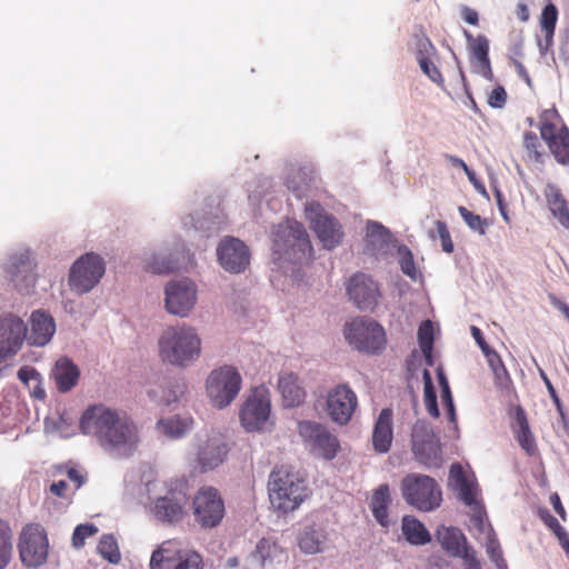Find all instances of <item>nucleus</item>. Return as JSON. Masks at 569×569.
Returning <instances> with one entry per match:
<instances>
[{"mask_svg": "<svg viewBox=\"0 0 569 569\" xmlns=\"http://www.w3.org/2000/svg\"><path fill=\"white\" fill-rule=\"evenodd\" d=\"M471 333H472L473 339L476 340V342L478 343V346L480 347V349L483 353L491 349L489 347V345L486 342V340L482 336V332L478 327L472 326Z\"/></svg>", "mask_w": 569, "mask_h": 569, "instance_id": "60", "label": "nucleus"}, {"mask_svg": "<svg viewBox=\"0 0 569 569\" xmlns=\"http://www.w3.org/2000/svg\"><path fill=\"white\" fill-rule=\"evenodd\" d=\"M446 158L450 161V163L453 167L461 168L467 173V176L470 179H472L473 173H472V171L469 169V167L467 166V163L462 159H460V158H458L456 156H451V154H446Z\"/></svg>", "mask_w": 569, "mask_h": 569, "instance_id": "61", "label": "nucleus"}, {"mask_svg": "<svg viewBox=\"0 0 569 569\" xmlns=\"http://www.w3.org/2000/svg\"><path fill=\"white\" fill-rule=\"evenodd\" d=\"M79 426L84 435L94 437L107 451L128 453L139 441L138 429L131 418L103 403L89 406Z\"/></svg>", "mask_w": 569, "mask_h": 569, "instance_id": "1", "label": "nucleus"}, {"mask_svg": "<svg viewBox=\"0 0 569 569\" xmlns=\"http://www.w3.org/2000/svg\"><path fill=\"white\" fill-rule=\"evenodd\" d=\"M241 426L248 432H263L273 426L271 397L266 386L251 389L239 410Z\"/></svg>", "mask_w": 569, "mask_h": 569, "instance_id": "6", "label": "nucleus"}, {"mask_svg": "<svg viewBox=\"0 0 569 569\" xmlns=\"http://www.w3.org/2000/svg\"><path fill=\"white\" fill-rule=\"evenodd\" d=\"M438 539L442 548L450 555L458 557L468 547L466 543V537L458 528H445L442 531H438Z\"/></svg>", "mask_w": 569, "mask_h": 569, "instance_id": "35", "label": "nucleus"}, {"mask_svg": "<svg viewBox=\"0 0 569 569\" xmlns=\"http://www.w3.org/2000/svg\"><path fill=\"white\" fill-rule=\"evenodd\" d=\"M423 378V400L428 413L432 418H439L440 411L437 403V395L433 387L432 378L429 370L425 369L422 373Z\"/></svg>", "mask_w": 569, "mask_h": 569, "instance_id": "40", "label": "nucleus"}, {"mask_svg": "<svg viewBox=\"0 0 569 569\" xmlns=\"http://www.w3.org/2000/svg\"><path fill=\"white\" fill-rule=\"evenodd\" d=\"M147 268L153 273H169L178 269L176 262L164 257L153 254L147 263Z\"/></svg>", "mask_w": 569, "mask_h": 569, "instance_id": "45", "label": "nucleus"}, {"mask_svg": "<svg viewBox=\"0 0 569 569\" xmlns=\"http://www.w3.org/2000/svg\"><path fill=\"white\" fill-rule=\"evenodd\" d=\"M186 391V385L183 382H176L174 386H172V390L163 397V403L170 405L173 401H177Z\"/></svg>", "mask_w": 569, "mask_h": 569, "instance_id": "54", "label": "nucleus"}, {"mask_svg": "<svg viewBox=\"0 0 569 569\" xmlns=\"http://www.w3.org/2000/svg\"><path fill=\"white\" fill-rule=\"evenodd\" d=\"M12 532L9 525L0 519V569H4L11 560Z\"/></svg>", "mask_w": 569, "mask_h": 569, "instance_id": "41", "label": "nucleus"}, {"mask_svg": "<svg viewBox=\"0 0 569 569\" xmlns=\"http://www.w3.org/2000/svg\"><path fill=\"white\" fill-rule=\"evenodd\" d=\"M345 337L353 348L367 353H379L387 343L382 326L375 320L363 318H358L347 323Z\"/></svg>", "mask_w": 569, "mask_h": 569, "instance_id": "8", "label": "nucleus"}, {"mask_svg": "<svg viewBox=\"0 0 569 569\" xmlns=\"http://www.w3.org/2000/svg\"><path fill=\"white\" fill-rule=\"evenodd\" d=\"M545 196L553 217L558 219L562 227L569 229V209L560 190L556 186L548 184Z\"/></svg>", "mask_w": 569, "mask_h": 569, "instance_id": "31", "label": "nucleus"}, {"mask_svg": "<svg viewBox=\"0 0 569 569\" xmlns=\"http://www.w3.org/2000/svg\"><path fill=\"white\" fill-rule=\"evenodd\" d=\"M358 406L355 391L346 383L337 385L327 393V412L332 421L340 426L347 425Z\"/></svg>", "mask_w": 569, "mask_h": 569, "instance_id": "17", "label": "nucleus"}, {"mask_svg": "<svg viewBox=\"0 0 569 569\" xmlns=\"http://www.w3.org/2000/svg\"><path fill=\"white\" fill-rule=\"evenodd\" d=\"M550 301H551V305L556 309H558L560 312H562L563 316L566 317V319L569 321V306L555 296L550 297Z\"/></svg>", "mask_w": 569, "mask_h": 569, "instance_id": "64", "label": "nucleus"}, {"mask_svg": "<svg viewBox=\"0 0 569 569\" xmlns=\"http://www.w3.org/2000/svg\"><path fill=\"white\" fill-rule=\"evenodd\" d=\"M27 336V326L14 315L0 317V362L16 355L22 347Z\"/></svg>", "mask_w": 569, "mask_h": 569, "instance_id": "20", "label": "nucleus"}, {"mask_svg": "<svg viewBox=\"0 0 569 569\" xmlns=\"http://www.w3.org/2000/svg\"><path fill=\"white\" fill-rule=\"evenodd\" d=\"M400 488L405 501L419 511H433L442 502L441 488L427 475L409 473L402 478Z\"/></svg>", "mask_w": 569, "mask_h": 569, "instance_id": "5", "label": "nucleus"}, {"mask_svg": "<svg viewBox=\"0 0 569 569\" xmlns=\"http://www.w3.org/2000/svg\"><path fill=\"white\" fill-rule=\"evenodd\" d=\"M104 272L103 259L94 252H87L71 266L69 286L80 295L87 293L99 283Z\"/></svg>", "mask_w": 569, "mask_h": 569, "instance_id": "11", "label": "nucleus"}, {"mask_svg": "<svg viewBox=\"0 0 569 569\" xmlns=\"http://www.w3.org/2000/svg\"><path fill=\"white\" fill-rule=\"evenodd\" d=\"M347 292L357 308L362 311H372L381 296L378 283L361 272L349 279Z\"/></svg>", "mask_w": 569, "mask_h": 569, "instance_id": "19", "label": "nucleus"}, {"mask_svg": "<svg viewBox=\"0 0 569 569\" xmlns=\"http://www.w3.org/2000/svg\"><path fill=\"white\" fill-rule=\"evenodd\" d=\"M516 420L519 428L516 433V439L519 446L528 456H536L538 453V446L535 436L530 430L528 419L522 410L517 412Z\"/></svg>", "mask_w": 569, "mask_h": 569, "instance_id": "34", "label": "nucleus"}, {"mask_svg": "<svg viewBox=\"0 0 569 569\" xmlns=\"http://www.w3.org/2000/svg\"><path fill=\"white\" fill-rule=\"evenodd\" d=\"M52 377L60 392L70 391L80 377L78 367L68 358H60L52 370Z\"/></svg>", "mask_w": 569, "mask_h": 569, "instance_id": "29", "label": "nucleus"}, {"mask_svg": "<svg viewBox=\"0 0 569 569\" xmlns=\"http://www.w3.org/2000/svg\"><path fill=\"white\" fill-rule=\"evenodd\" d=\"M278 390L282 396L283 405L288 408L300 406L307 396L299 377L293 372H284L279 376Z\"/></svg>", "mask_w": 569, "mask_h": 569, "instance_id": "25", "label": "nucleus"}, {"mask_svg": "<svg viewBox=\"0 0 569 569\" xmlns=\"http://www.w3.org/2000/svg\"><path fill=\"white\" fill-rule=\"evenodd\" d=\"M465 37H466L468 44L471 49L472 56L479 61V63L483 68V70H485L483 74L486 77L491 76L488 39L482 34L473 37L467 30H465Z\"/></svg>", "mask_w": 569, "mask_h": 569, "instance_id": "33", "label": "nucleus"}, {"mask_svg": "<svg viewBox=\"0 0 569 569\" xmlns=\"http://www.w3.org/2000/svg\"><path fill=\"white\" fill-rule=\"evenodd\" d=\"M268 493L273 509L287 513L296 510L308 498L309 490L298 473L281 466L270 473Z\"/></svg>", "mask_w": 569, "mask_h": 569, "instance_id": "3", "label": "nucleus"}, {"mask_svg": "<svg viewBox=\"0 0 569 569\" xmlns=\"http://www.w3.org/2000/svg\"><path fill=\"white\" fill-rule=\"evenodd\" d=\"M540 137L561 166L569 164V129L562 123L557 109H545L539 114Z\"/></svg>", "mask_w": 569, "mask_h": 569, "instance_id": "7", "label": "nucleus"}, {"mask_svg": "<svg viewBox=\"0 0 569 569\" xmlns=\"http://www.w3.org/2000/svg\"><path fill=\"white\" fill-rule=\"evenodd\" d=\"M436 230L437 234L441 241L442 250L447 253H452L455 246L450 236V232L448 230L447 223L441 220L436 221Z\"/></svg>", "mask_w": 569, "mask_h": 569, "instance_id": "50", "label": "nucleus"}, {"mask_svg": "<svg viewBox=\"0 0 569 569\" xmlns=\"http://www.w3.org/2000/svg\"><path fill=\"white\" fill-rule=\"evenodd\" d=\"M196 301V284L189 279L172 281L166 287V309L172 315L187 317Z\"/></svg>", "mask_w": 569, "mask_h": 569, "instance_id": "18", "label": "nucleus"}, {"mask_svg": "<svg viewBox=\"0 0 569 569\" xmlns=\"http://www.w3.org/2000/svg\"><path fill=\"white\" fill-rule=\"evenodd\" d=\"M460 216L467 226L473 231L479 232L480 234L486 233L487 222L479 214H476L468 210L466 207L460 206L458 208Z\"/></svg>", "mask_w": 569, "mask_h": 569, "instance_id": "47", "label": "nucleus"}, {"mask_svg": "<svg viewBox=\"0 0 569 569\" xmlns=\"http://www.w3.org/2000/svg\"><path fill=\"white\" fill-rule=\"evenodd\" d=\"M325 542L326 535L315 528L306 529L299 538L300 549L309 555L322 552Z\"/></svg>", "mask_w": 569, "mask_h": 569, "instance_id": "37", "label": "nucleus"}, {"mask_svg": "<svg viewBox=\"0 0 569 569\" xmlns=\"http://www.w3.org/2000/svg\"><path fill=\"white\" fill-rule=\"evenodd\" d=\"M411 450L418 462L428 468H438L441 466V446L430 426L418 420L412 427Z\"/></svg>", "mask_w": 569, "mask_h": 569, "instance_id": "12", "label": "nucleus"}, {"mask_svg": "<svg viewBox=\"0 0 569 569\" xmlns=\"http://www.w3.org/2000/svg\"><path fill=\"white\" fill-rule=\"evenodd\" d=\"M187 498L181 492H170L156 499L152 511L154 517L168 525H174L184 519Z\"/></svg>", "mask_w": 569, "mask_h": 569, "instance_id": "23", "label": "nucleus"}, {"mask_svg": "<svg viewBox=\"0 0 569 569\" xmlns=\"http://www.w3.org/2000/svg\"><path fill=\"white\" fill-rule=\"evenodd\" d=\"M56 332L53 318L41 310L31 313L29 328L27 327V340L32 346L42 347L47 345Z\"/></svg>", "mask_w": 569, "mask_h": 569, "instance_id": "24", "label": "nucleus"}, {"mask_svg": "<svg viewBox=\"0 0 569 569\" xmlns=\"http://www.w3.org/2000/svg\"><path fill=\"white\" fill-rule=\"evenodd\" d=\"M98 532V528L92 523L79 525L76 527L72 535V545L76 548L83 547L86 539L94 536Z\"/></svg>", "mask_w": 569, "mask_h": 569, "instance_id": "49", "label": "nucleus"}, {"mask_svg": "<svg viewBox=\"0 0 569 569\" xmlns=\"http://www.w3.org/2000/svg\"><path fill=\"white\" fill-rule=\"evenodd\" d=\"M510 53H511V57L510 59H521L523 58L525 56V52H523V40L522 39H519L517 40L511 47H510Z\"/></svg>", "mask_w": 569, "mask_h": 569, "instance_id": "63", "label": "nucleus"}, {"mask_svg": "<svg viewBox=\"0 0 569 569\" xmlns=\"http://www.w3.org/2000/svg\"><path fill=\"white\" fill-rule=\"evenodd\" d=\"M398 253L400 257L399 263L402 272L411 279L416 280L418 271L411 251L408 247L402 246L398 249Z\"/></svg>", "mask_w": 569, "mask_h": 569, "instance_id": "44", "label": "nucleus"}, {"mask_svg": "<svg viewBox=\"0 0 569 569\" xmlns=\"http://www.w3.org/2000/svg\"><path fill=\"white\" fill-rule=\"evenodd\" d=\"M241 376L230 366L213 370L207 379V392L212 405L219 409L229 406L241 389Z\"/></svg>", "mask_w": 569, "mask_h": 569, "instance_id": "10", "label": "nucleus"}, {"mask_svg": "<svg viewBox=\"0 0 569 569\" xmlns=\"http://www.w3.org/2000/svg\"><path fill=\"white\" fill-rule=\"evenodd\" d=\"M194 521L203 529L218 527L224 518V501L214 487L203 486L192 500Z\"/></svg>", "mask_w": 569, "mask_h": 569, "instance_id": "9", "label": "nucleus"}, {"mask_svg": "<svg viewBox=\"0 0 569 569\" xmlns=\"http://www.w3.org/2000/svg\"><path fill=\"white\" fill-rule=\"evenodd\" d=\"M158 347L163 362L184 368L199 359L201 338L193 327L186 323L170 326L161 333Z\"/></svg>", "mask_w": 569, "mask_h": 569, "instance_id": "2", "label": "nucleus"}, {"mask_svg": "<svg viewBox=\"0 0 569 569\" xmlns=\"http://www.w3.org/2000/svg\"><path fill=\"white\" fill-rule=\"evenodd\" d=\"M271 542L268 539H261L257 545V552L260 555L262 563L270 557L269 550Z\"/></svg>", "mask_w": 569, "mask_h": 569, "instance_id": "62", "label": "nucleus"}, {"mask_svg": "<svg viewBox=\"0 0 569 569\" xmlns=\"http://www.w3.org/2000/svg\"><path fill=\"white\" fill-rule=\"evenodd\" d=\"M392 410L385 408L379 413L372 433V445L377 452L386 453L392 443Z\"/></svg>", "mask_w": 569, "mask_h": 569, "instance_id": "26", "label": "nucleus"}, {"mask_svg": "<svg viewBox=\"0 0 569 569\" xmlns=\"http://www.w3.org/2000/svg\"><path fill=\"white\" fill-rule=\"evenodd\" d=\"M540 376H541V379L543 380V382H545V385L547 387L549 396L553 400L555 405L558 408H560V406H561L560 399H559L558 393H557L553 385L551 383L550 379L548 378V376L542 370H540Z\"/></svg>", "mask_w": 569, "mask_h": 569, "instance_id": "58", "label": "nucleus"}, {"mask_svg": "<svg viewBox=\"0 0 569 569\" xmlns=\"http://www.w3.org/2000/svg\"><path fill=\"white\" fill-rule=\"evenodd\" d=\"M272 251L274 260L279 262H309L312 246L303 224L295 220L278 224L273 232Z\"/></svg>", "mask_w": 569, "mask_h": 569, "instance_id": "4", "label": "nucleus"}, {"mask_svg": "<svg viewBox=\"0 0 569 569\" xmlns=\"http://www.w3.org/2000/svg\"><path fill=\"white\" fill-rule=\"evenodd\" d=\"M483 355L486 356L489 366L492 368L496 375H499L500 369L502 371H506L500 356L495 350L490 349Z\"/></svg>", "mask_w": 569, "mask_h": 569, "instance_id": "55", "label": "nucleus"}, {"mask_svg": "<svg viewBox=\"0 0 569 569\" xmlns=\"http://www.w3.org/2000/svg\"><path fill=\"white\" fill-rule=\"evenodd\" d=\"M11 267L14 268V270L12 271L14 277H17L18 272H24L26 273L24 278L30 283L34 284L36 279L31 272L32 268H31L30 257H29L28 252L20 254L19 258L13 257L11 259Z\"/></svg>", "mask_w": 569, "mask_h": 569, "instance_id": "46", "label": "nucleus"}, {"mask_svg": "<svg viewBox=\"0 0 569 569\" xmlns=\"http://www.w3.org/2000/svg\"><path fill=\"white\" fill-rule=\"evenodd\" d=\"M550 503L551 506L553 507L555 511L559 515V517L562 519V520H566L567 519V512L562 506V502L560 500V497L557 492L552 493L550 496Z\"/></svg>", "mask_w": 569, "mask_h": 569, "instance_id": "59", "label": "nucleus"}, {"mask_svg": "<svg viewBox=\"0 0 569 569\" xmlns=\"http://www.w3.org/2000/svg\"><path fill=\"white\" fill-rule=\"evenodd\" d=\"M401 531L405 539L412 546H425L431 541L430 532L415 516L406 515L402 517Z\"/></svg>", "mask_w": 569, "mask_h": 569, "instance_id": "30", "label": "nucleus"}, {"mask_svg": "<svg viewBox=\"0 0 569 569\" xmlns=\"http://www.w3.org/2000/svg\"><path fill=\"white\" fill-rule=\"evenodd\" d=\"M538 516L551 532H555L556 530L562 527L559 523V521L546 508H540L538 510Z\"/></svg>", "mask_w": 569, "mask_h": 569, "instance_id": "53", "label": "nucleus"}, {"mask_svg": "<svg viewBox=\"0 0 569 569\" xmlns=\"http://www.w3.org/2000/svg\"><path fill=\"white\" fill-rule=\"evenodd\" d=\"M507 100L506 90L502 87L495 88L489 97L488 104L492 108H502Z\"/></svg>", "mask_w": 569, "mask_h": 569, "instance_id": "51", "label": "nucleus"}, {"mask_svg": "<svg viewBox=\"0 0 569 569\" xmlns=\"http://www.w3.org/2000/svg\"><path fill=\"white\" fill-rule=\"evenodd\" d=\"M461 17L467 23L472 24V26H477L479 22L478 12L475 9H471L467 6H463L461 8Z\"/></svg>", "mask_w": 569, "mask_h": 569, "instance_id": "57", "label": "nucleus"}, {"mask_svg": "<svg viewBox=\"0 0 569 569\" xmlns=\"http://www.w3.org/2000/svg\"><path fill=\"white\" fill-rule=\"evenodd\" d=\"M66 473L70 483L63 479L53 481L48 491L57 498L70 501L76 491L84 485L86 476L74 467L68 468Z\"/></svg>", "mask_w": 569, "mask_h": 569, "instance_id": "28", "label": "nucleus"}, {"mask_svg": "<svg viewBox=\"0 0 569 569\" xmlns=\"http://www.w3.org/2000/svg\"><path fill=\"white\" fill-rule=\"evenodd\" d=\"M99 553L109 562L117 563L120 560V551L117 540L111 535H104L98 545Z\"/></svg>", "mask_w": 569, "mask_h": 569, "instance_id": "42", "label": "nucleus"}, {"mask_svg": "<svg viewBox=\"0 0 569 569\" xmlns=\"http://www.w3.org/2000/svg\"><path fill=\"white\" fill-rule=\"evenodd\" d=\"M228 455V447L220 437H211L199 443L193 469L207 472L220 466Z\"/></svg>", "mask_w": 569, "mask_h": 569, "instance_id": "22", "label": "nucleus"}, {"mask_svg": "<svg viewBox=\"0 0 569 569\" xmlns=\"http://www.w3.org/2000/svg\"><path fill=\"white\" fill-rule=\"evenodd\" d=\"M217 256L221 267L229 272L240 273L249 266L250 253L243 241L227 237L218 246Z\"/></svg>", "mask_w": 569, "mask_h": 569, "instance_id": "21", "label": "nucleus"}, {"mask_svg": "<svg viewBox=\"0 0 569 569\" xmlns=\"http://www.w3.org/2000/svg\"><path fill=\"white\" fill-rule=\"evenodd\" d=\"M419 66L422 72L435 83L439 86H443V77L438 69V67L432 62V60L426 56H420L418 58Z\"/></svg>", "mask_w": 569, "mask_h": 569, "instance_id": "48", "label": "nucleus"}, {"mask_svg": "<svg viewBox=\"0 0 569 569\" xmlns=\"http://www.w3.org/2000/svg\"><path fill=\"white\" fill-rule=\"evenodd\" d=\"M305 212L311 229L316 232L323 248L330 250L341 243L343 232L339 221L333 216L328 214L320 203L315 201L307 203Z\"/></svg>", "mask_w": 569, "mask_h": 569, "instance_id": "13", "label": "nucleus"}, {"mask_svg": "<svg viewBox=\"0 0 569 569\" xmlns=\"http://www.w3.org/2000/svg\"><path fill=\"white\" fill-rule=\"evenodd\" d=\"M18 547L24 566L38 568L47 561L49 542L41 526L27 525L20 533Z\"/></svg>", "mask_w": 569, "mask_h": 569, "instance_id": "14", "label": "nucleus"}, {"mask_svg": "<svg viewBox=\"0 0 569 569\" xmlns=\"http://www.w3.org/2000/svg\"><path fill=\"white\" fill-rule=\"evenodd\" d=\"M150 569H202L199 553L182 551L171 541H164L151 555Z\"/></svg>", "mask_w": 569, "mask_h": 569, "instance_id": "16", "label": "nucleus"}, {"mask_svg": "<svg viewBox=\"0 0 569 569\" xmlns=\"http://www.w3.org/2000/svg\"><path fill=\"white\" fill-rule=\"evenodd\" d=\"M463 559L465 569H482L480 561L476 557V552L471 547H466L465 551L459 556Z\"/></svg>", "mask_w": 569, "mask_h": 569, "instance_id": "52", "label": "nucleus"}, {"mask_svg": "<svg viewBox=\"0 0 569 569\" xmlns=\"http://www.w3.org/2000/svg\"><path fill=\"white\" fill-rule=\"evenodd\" d=\"M298 432L310 450L317 456L332 460L340 450L338 438L322 423L315 421H300Z\"/></svg>", "mask_w": 569, "mask_h": 569, "instance_id": "15", "label": "nucleus"}, {"mask_svg": "<svg viewBox=\"0 0 569 569\" xmlns=\"http://www.w3.org/2000/svg\"><path fill=\"white\" fill-rule=\"evenodd\" d=\"M558 20V9L553 3H548L540 16V28L547 43L552 41Z\"/></svg>", "mask_w": 569, "mask_h": 569, "instance_id": "39", "label": "nucleus"}, {"mask_svg": "<svg viewBox=\"0 0 569 569\" xmlns=\"http://www.w3.org/2000/svg\"><path fill=\"white\" fill-rule=\"evenodd\" d=\"M450 479L453 482L455 488L458 490L459 498L465 505H479L477 485L468 479L461 465L453 463L450 467Z\"/></svg>", "mask_w": 569, "mask_h": 569, "instance_id": "27", "label": "nucleus"}, {"mask_svg": "<svg viewBox=\"0 0 569 569\" xmlns=\"http://www.w3.org/2000/svg\"><path fill=\"white\" fill-rule=\"evenodd\" d=\"M418 341L421 352L428 366L433 365L432 350H433V325L430 320H425L418 328Z\"/></svg>", "mask_w": 569, "mask_h": 569, "instance_id": "38", "label": "nucleus"}, {"mask_svg": "<svg viewBox=\"0 0 569 569\" xmlns=\"http://www.w3.org/2000/svg\"><path fill=\"white\" fill-rule=\"evenodd\" d=\"M390 491L387 483L380 485L372 495L370 501V508L375 519L382 526L389 525L388 520V507L390 503Z\"/></svg>", "mask_w": 569, "mask_h": 569, "instance_id": "32", "label": "nucleus"}, {"mask_svg": "<svg viewBox=\"0 0 569 569\" xmlns=\"http://www.w3.org/2000/svg\"><path fill=\"white\" fill-rule=\"evenodd\" d=\"M523 147L528 152L529 157L538 163L543 162V152L541 151V143L537 134L532 131H526L523 133Z\"/></svg>", "mask_w": 569, "mask_h": 569, "instance_id": "43", "label": "nucleus"}, {"mask_svg": "<svg viewBox=\"0 0 569 569\" xmlns=\"http://www.w3.org/2000/svg\"><path fill=\"white\" fill-rule=\"evenodd\" d=\"M558 539L559 545L563 549L565 553L569 558V533L566 531L563 527L559 528L555 532H552Z\"/></svg>", "mask_w": 569, "mask_h": 569, "instance_id": "56", "label": "nucleus"}, {"mask_svg": "<svg viewBox=\"0 0 569 569\" xmlns=\"http://www.w3.org/2000/svg\"><path fill=\"white\" fill-rule=\"evenodd\" d=\"M193 425V419L191 417H171L167 419H160L157 422V428L163 435L171 438H180L184 436Z\"/></svg>", "mask_w": 569, "mask_h": 569, "instance_id": "36", "label": "nucleus"}]
</instances>
